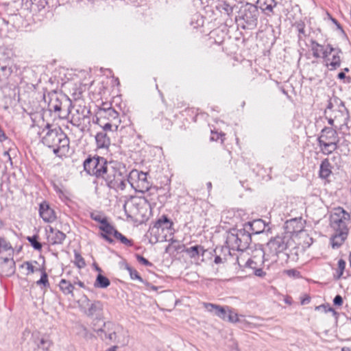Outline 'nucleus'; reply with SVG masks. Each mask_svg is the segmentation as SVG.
I'll use <instances>...</instances> for the list:
<instances>
[{
  "mask_svg": "<svg viewBox=\"0 0 351 351\" xmlns=\"http://www.w3.org/2000/svg\"><path fill=\"white\" fill-rule=\"evenodd\" d=\"M346 267V263L343 260L340 259L338 261V271H337V278H339L342 276L344 269Z\"/></svg>",
  "mask_w": 351,
  "mask_h": 351,
  "instance_id": "obj_36",
  "label": "nucleus"
},
{
  "mask_svg": "<svg viewBox=\"0 0 351 351\" xmlns=\"http://www.w3.org/2000/svg\"><path fill=\"white\" fill-rule=\"evenodd\" d=\"M92 217L94 220L97 221L100 223V221L104 218L103 217H101L99 215H92Z\"/></svg>",
  "mask_w": 351,
  "mask_h": 351,
  "instance_id": "obj_45",
  "label": "nucleus"
},
{
  "mask_svg": "<svg viewBox=\"0 0 351 351\" xmlns=\"http://www.w3.org/2000/svg\"><path fill=\"white\" fill-rule=\"evenodd\" d=\"M350 218L348 213L338 207L333 210L330 215V223L333 228H340L341 226H345L344 223L349 221Z\"/></svg>",
  "mask_w": 351,
  "mask_h": 351,
  "instance_id": "obj_15",
  "label": "nucleus"
},
{
  "mask_svg": "<svg viewBox=\"0 0 351 351\" xmlns=\"http://www.w3.org/2000/svg\"><path fill=\"white\" fill-rule=\"evenodd\" d=\"M160 301L167 306H172L174 304L175 298L172 293L169 291H164L160 295Z\"/></svg>",
  "mask_w": 351,
  "mask_h": 351,
  "instance_id": "obj_28",
  "label": "nucleus"
},
{
  "mask_svg": "<svg viewBox=\"0 0 351 351\" xmlns=\"http://www.w3.org/2000/svg\"><path fill=\"white\" fill-rule=\"evenodd\" d=\"M21 246H19V247H17V248L16 249V250L17 252H19V251L21 250Z\"/></svg>",
  "mask_w": 351,
  "mask_h": 351,
  "instance_id": "obj_52",
  "label": "nucleus"
},
{
  "mask_svg": "<svg viewBox=\"0 0 351 351\" xmlns=\"http://www.w3.org/2000/svg\"><path fill=\"white\" fill-rule=\"evenodd\" d=\"M84 168L89 175L96 177L102 176L106 171L105 160L99 157L87 158L84 163Z\"/></svg>",
  "mask_w": 351,
  "mask_h": 351,
  "instance_id": "obj_12",
  "label": "nucleus"
},
{
  "mask_svg": "<svg viewBox=\"0 0 351 351\" xmlns=\"http://www.w3.org/2000/svg\"><path fill=\"white\" fill-rule=\"evenodd\" d=\"M28 241L31 243L32 246L37 250H40L41 244L37 241V238L36 237H28Z\"/></svg>",
  "mask_w": 351,
  "mask_h": 351,
  "instance_id": "obj_35",
  "label": "nucleus"
},
{
  "mask_svg": "<svg viewBox=\"0 0 351 351\" xmlns=\"http://www.w3.org/2000/svg\"><path fill=\"white\" fill-rule=\"evenodd\" d=\"M335 234L331 238V245L333 249L341 246L347 239L348 230L346 226H342L340 228H334Z\"/></svg>",
  "mask_w": 351,
  "mask_h": 351,
  "instance_id": "obj_18",
  "label": "nucleus"
},
{
  "mask_svg": "<svg viewBox=\"0 0 351 351\" xmlns=\"http://www.w3.org/2000/svg\"><path fill=\"white\" fill-rule=\"evenodd\" d=\"M114 237L118 240H119L121 243L125 244L126 245H130V241L125 238L124 236L117 232L114 236Z\"/></svg>",
  "mask_w": 351,
  "mask_h": 351,
  "instance_id": "obj_38",
  "label": "nucleus"
},
{
  "mask_svg": "<svg viewBox=\"0 0 351 351\" xmlns=\"http://www.w3.org/2000/svg\"><path fill=\"white\" fill-rule=\"evenodd\" d=\"M43 143L47 147L52 149L55 154H58L62 149L68 146V140L60 129L49 131L43 137Z\"/></svg>",
  "mask_w": 351,
  "mask_h": 351,
  "instance_id": "obj_5",
  "label": "nucleus"
},
{
  "mask_svg": "<svg viewBox=\"0 0 351 351\" xmlns=\"http://www.w3.org/2000/svg\"><path fill=\"white\" fill-rule=\"evenodd\" d=\"M120 346H117V344H114L113 346L108 348L106 351H117V348Z\"/></svg>",
  "mask_w": 351,
  "mask_h": 351,
  "instance_id": "obj_46",
  "label": "nucleus"
},
{
  "mask_svg": "<svg viewBox=\"0 0 351 351\" xmlns=\"http://www.w3.org/2000/svg\"><path fill=\"white\" fill-rule=\"evenodd\" d=\"M338 77L340 79V80H343L346 77V75L344 74V73H339L338 74Z\"/></svg>",
  "mask_w": 351,
  "mask_h": 351,
  "instance_id": "obj_47",
  "label": "nucleus"
},
{
  "mask_svg": "<svg viewBox=\"0 0 351 351\" xmlns=\"http://www.w3.org/2000/svg\"><path fill=\"white\" fill-rule=\"evenodd\" d=\"M264 263V252L261 247H254L250 251V258L247 261L249 267L255 269L261 267Z\"/></svg>",
  "mask_w": 351,
  "mask_h": 351,
  "instance_id": "obj_17",
  "label": "nucleus"
},
{
  "mask_svg": "<svg viewBox=\"0 0 351 351\" xmlns=\"http://www.w3.org/2000/svg\"><path fill=\"white\" fill-rule=\"evenodd\" d=\"M128 182L135 191L141 193L147 191L151 187L147 173L138 170L130 171L128 176Z\"/></svg>",
  "mask_w": 351,
  "mask_h": 351,
  "instance_id": "obj_10",
  "label": "nucleus"
},
{
  "mask_svg": "<svg viewBox=\"0 0 351 351\" xmlns=\"http://www.w3.org/2000/svg\"><path fill=\"white\" fill-rule=\"evenodd\" d=\"M350 192H351V188H350Z\"/></svg>",
  "mask_w": 351,
  "mask_h": 351,
  "instance_id": "obj_56",
  "label": "nucleus"
},
{
  "mask_svg": "<svg viewBox=\"0 0 351 351\" xmlns=\"http://www.w3.org/2000/svg\"><path fill=\"white\" fill-rule=\"evenodd\" d=\"M65 239V235L59 230L51 229L47 235V239L53 245L60 244Z\"/></svg>",
  "mask_w": 351,
  "mask_h": 351,
  "instance_id": "obj_24",
  "label": "nucleus"
},
{
  "mask_svg": "<svg viewBox=\"0 0 351 351\" xmlns=\"http://www.w3.org/2000/svg\"><path fill=\"white\" fill-rule=\"evenodd\" d=\"M53 109H54V111L57 112H59L61 110L60 106H55Z\"/></svg>",
  "mask_w": 351,
  "mask_h": 351,
  "instance_id": "obj_48",
  "label": "nucleus"
},
{
  "mask_svg": "<svg viewBox=\"0 0 351 351\" xmlns=\"http://www.w3.org/2000/svg\"><path fill=\"white\" fill-rule=\"evenodd\" d=\"M74 263L80 269H81L85 266V262H84L83 258L77 252H75Z\"/></svg>",
  "mask_w": 351,
  "mask_h": 351,
  "instance_id": "obj_34",
  "label": "nucleus"
},
{
  "mask_svg": "<svg viewBox=\"0 0 351 351\" xmlns=\"http://www.w3.org/2000/svg\"><path fill=\"white\" fill-rule=\"evenodd\" d=\"M99 228L103 231V237L112 242L111 236L114 237L117 231L108 223L106 218H103L100 221Z\"/></svg>",
  "mask_w": 351,
  "mask_h": 351,
  "instance_id": "obj_21",
  "label": "nucleus"
},
{
  "mask_svg": "<svg viewBox=\"0 0 351 351\" xmlns=\"http://www.w3.org/2000/svg\"><path fill=\"white\" fill-rule=\"evenodd\" d=\"M344 71H345L346 72H348V71H349V69H348V68H345Z\"/></svg>",
  "mask_w": 351,
  "mask_h": 351,
  "instance_id": "obj_54",
  "label": "nucleus"
},
{
  "mask_svg": "<svg viewBox=\"0 0 351 351\" xmlns=\"http://www.w3.org/2000/svg\"><path fill=\"white\" fill-rule=\"evenodd\" d=\"M77 303L81 311L88 316H93L97 311L101 309L99 302H92L86 296H83Z\"/></svg>",
  "mask_w": 351,
  "mask_h": 351,
  "instance_id": "obj_14",
  "label": "nucleus"
},
{
  "mask_svg": "<svg viewBox=\"0 0 351 351\" xmlns=\"http://www.w3.org/2000/svg\"><path fill=\"white\" fill-rule=\"evenodd\" d=\"M104 326V339L106 342L117 346H125L129 343L128 331L121 326L112 322H107Z\"/></svg>",
  "mask_w": 351,
  "mask_h": 351,
  "instance_id": "obj_2",
  "label": "nucleus"
},
{
  "mask_svg": "<svg viewBox=\"0 0 351 351\" xmlns=\"http://www.w3.org/2000/svg\"><path fill=\"white\" fill-rule=\"evenodd\" d=\"M3 226V222L0 220V228Z\"/></svg>",
  "mask_w": 351,
  "mask_h": 351,
  "instance_id": "obj_55",
  "label": "nucleus"
},
{
  "mask_svg": "<svg viewBox=\"0 0 351 351\" xmlns=\"http://www.w3.org/2000/svg\"><path fill=\"white\" fill-rule=\"evenodd\" d=\"M124 209L128 217L138 222L148 219L152 214V209L148 202L140 197H133L126 201Z\"/></svg>",
  "mask_w": 351,
  "mask_h": 351,
  "instance_id": "obj_1",
  "label": "nucleus"
},
{
  "mask_svg": "<svg viewBox=\"0 0 351 351\" xmlns=\"http://www.w3.org/2000/svg\"><path fill=\"white\" fill-rule=\"evenodd\" d=\"M339 138L337 132L332 129L323 130L319 138L321 151L325 154L332 153L337 147Z\"/></svg>",
  "mask_w": 351,
  "mask_h": 351,
  "instance_id": "obj_7",
  "label": "nucleus"
},
{
  "mask_svg": "<svg viewBox=\"0 0 351 351\" xmlns=\"http://www.w3.org/2000/svg\"><path fill=\"white\" fill-rule=\"evenodd\" d=\"M95 269L99 271V274H97L95 279V282L94 284L95 287L99 289L108 288L110 285V280L106 276L101 274L99 268L96 267Z\"/></svg>",
  "mask_w": 351,
  "mask_h": 351,
  "instance_id": "obj_26",
  "label": "nucleus"
},
{
  "mask_svg": "<svg viewBox=\"0 0 351 351\" xmlns=\"http://www.w3.org/2000/svg\"><path fill=\"white\" fill-rule=\"evenodd\" d=\"M284 273L291 278H296L299 276V273L295 269L285 270Z\"/></svg>",
  "mask_w": 351,
  "mask_h": 351,
  "instance_id": "obj_40",
  "label": "nucleus"
},
{
  "mask_svg": "<svg viewBox=\"0 0 351 351\" xmlns=\"http://www.w3.org/2000/svg\"><path fill=\"white\" fill-rule=\"evenodd\" d=\"M311 46L314 56L316 58H324L328 66H330L332 69H335L340 65L341 60L338 55L334 54L332 58H330V54L334 51V49L330 45L324 47L313 41Z\"/></svg>",
  "mask_w": 351,
  "mask_h": 351,
  "instance_id": "obj_6",
  "label": "nucleus"
},
{
  "mask_svg": "<svg viewBox=\"0 0 351 351\" xmlns=\"http://www.w3.org/2000/svg\"><path fill=\"white\" fill-rule=\"evenodd\" d=\"M78 285L80 287H84V284L81 282H78Z\"/></svg>",
  "mask_w": 351,
  "mask_h": 351,
  "instance_id": "obj_49",
  "label": "nucleus"
},
{
  "mask_svg": "<svg viewBox=\"0 0 351 351\" xmlns=\"http://www.w3.org/2000/svg\"><path fill=\"white\" fill-rule=\"evenodd\" d=\"M185 252L189 258L196 259L200 256H203L206 250L202 246L195 245L186 249Z\"/></svg>",
  "mask_w": 351,
  "mask_h": 351,
  "instance_id": "obj_25",
  "label": "nucleus"
},
{
  "mask_svg": "<svg viewBox=\"0 0 351 351\" xmlns=\"http://www.w3.org/2000/svg\"><path fill=\"white\" fill-rule=\"evenodd\" d=\"M137 259L138 260V261H140L141 263H142L143 264H144L145 265H148L149 264V262L145 258H144L143 256H138Z\"/></svg>",
  "mask_w": 351,
  "mask_h": 351,
  "instance_id": "obj_44",
  "label": "nucleus"
},
{
  "mask_svg": "<svg viewBox=\"0 0 351 351\" xmlns=\"http://www.w3.org/2000/svg\"><path fill=\"white\" fill-rule=\"evenodd\" d=\"M253 269L254 270V274L257 276H263L265 275V272L261 268V267H256V268Z\"/></svg>",
  "mask_w": 351,
  "mask_h": 351,
  "instance_id": "obj_42",
  "label": "nucleus"
},
{
  "mask_svg": "<svg viewBox=\"0 0 351 351\" xmlns=\"http://www.w3.org/2000/svg\"><path fill=\"white\" fill-rule=\"evenodd\" d=\"M173 225V221L169 220L165 215L158 219L156 221L152 230L153 234H157L158 237L153 239V242L156 243L165 241L167 239V233L172 230Z\"/></svg>",
  "mask_w": 351,
  "mask_h": 351,
  "instance_id": "obj_11",
  "label": "nucleus"
},
{
  "mask_svg": "<svg viewBox=\"0 0 351 351\" xmlns=\"http://www.w3.org/2000/svg\"><path fill=\"white\" fill-rule=\"evenodd\" d=\"M348 116L343 112H338L333 119L330 120V123L338 129H342L347 125Z\"/></svg>",
  "mask_w": 351,
  "mask_h": 351,
  "instance_id": "obj_23",
  "label": "nucleus"
},
{
  "mask_svg": "<svg viewBox=\"0 0 351 351\" xmlns=\"http://www.w3.org/2000/svg\"><path fill=\"white\" fill-rule=\"evenodd\" d=\"M257 3L261 10H268L269 12H271L273 8L276 6L274 0H258Z\"/></svg>",
  "mask_w": 351,
  "mask_h": 351,
  "instance_id": "obj_29",
  "label": "nucleus"
},
{
  "mask_svg": "<svg viewBox=\"0 0 351 351\" xmlns=\"http://www.w3.org/2000/svg\"><path fill=\"white\" fill-rule=\"evenodd\" d=\"M96 141L97 146L100 148L108 147L110 143L109 139L103 134H99L96 136Z\"/></svg>",
  "mask_w": 351,
  "mask_h": 351,
  "instance_id": "obj_31",
  "label": "nucleus"
},
{
  "mask_svg": "<svg viewBox=\"0 0 351 351\" xmlns=\"http://www.w3.org/2000/svg\"><path fill=\"white\" fill-rule=\"evenodd\" d=\"M59 287L64 295H73L74 287L68 280L62 279L60 282Z\"/></svg>",
  "mask_w": 351,
  "mask_h": 351,
  "instance_id": "obj_27",
  "label": "nucleus"
},
{
  "mask_svg": "<svg viewBox=\"0 0 351 351\" xmlns=\"http://www.w3.org/2000/svg\"><path fill=\"white\" fill-rule=\"evenodd\" d=\"M241 19L246 22L247 26H253L255 24V18L252 12L248 10H244Z\"/></svg>",
  "mask_w": 351,
  "mask_h": 351,
  "instance_id": "obj_30",
  "label": "nucleus"
},
{
  "mask_svg": "<svg viewBox=\"0 0 351 351\" xmlns=\"http://www.w3.org/2000/svg\"><path fill=\"white\" fill-rule=\"evenodd\" d=\"M40 215L46 222H51L56 219L54 211L46 202H43L40 205Z\"/></svg>",
  "mask_w": 351,
  "mask_h": 351,
  "instance_id": "obj_20",
  "label": "nucleus"
},
{
  "mask_svg": "<svg viewBox=\"0 0 351 351\" xmlns=\"http://www.w3.org/2000/svg\"><path fill=\"white\" fill-rule=\"evenodd\" d=\"M227 310L223 308H221V307H219V306H215L214 307V313L216 315H217L218 317H219L221 319H222L223 320V317H225L226 315V313Z\"/></svg>",
  "mask_w": 351,
  "mask_h": 351,
  "instance_id": "obj_37",
  "label": "nucleus"
},
{
  "mask_svg": "<svg viewBox=\"0 0 351 351\" xmlns=\"http://www.w3.org/2000/svg\"><path fill=\"white\" fill-rule=\"evenodd\" d=\"M332 173V166L328 159L322 161L319 166V176L321 179L328 178Z\"/></svg>",
  "mask_w": 351,
  "mask_h": 351,
  "instance_id": "obj_22",
  "label": "nucleus"
},
{
  "mask_svg": "<svg viewBox=\"0 0 351 351\" xmlns=\"http://www.w3.org/2000/svg\"><path fill=\"white\" fill-rule=\"evenodd\" d=\"M333 302H334L335 304L340 306V305L342 304V298H341V297L340 295H337L334 298Z\"/></svg>",
  "mask_w": 351,
  "mask_h": 351,
  "instance_id": "obj_43",
  "label": "nucleus"
},
{
  "mask_svg": "<svg viewBox=\"0 0 351 351\" xmlns=\"http://www.w3.org/2000/svg\"><path fill=\"white\" fill-rule=\"evenodd\" d=\"M15 250L10 244L0 238V273L10 276L15 271L13 256Z\"/></svg>",
  "mask_w": 351,
  "mask_h": 351,
  "instance_id": "obj_3",
  "label": "nucleus"
},
{
  "mask_svg": "<svg viewBox=\"0 0 351 351\" xmlns=\"http://www.w3.org/2000/svg\"><path fill=\"white\" fill-rule=\"evenodd\" d=\"M289 253L288 256L291 257V262L295 263L298 260L300 254L306 248L310 247L313 243V239L310 237L306 231L298 234H293L290 237Z\"/></svg>",
  "mask_w": 351,
  "mask_h": 351,
  "instance_id": "obj_4",
  "label": "nucleus"
},
{
  "mask_svg": "<svg viewBox=\"0 0 351 351\" xmlns=\"http://www.w3.org/2000/svg\"><path fill=\"white\" fill-rule=\"evenodd\" d=\"M289 238L286 234L278 236L270 242L269 245L271 250L278 255L281 259L291 262V257L288 256L290 249L289 244L291 243Z\"/></svg>",
  "mask_w": 351,
  "mask_h": 351,
  "instance_id": "obj_9",
  "label": "nucleus"
},
{
  "mask_svg": "<svg viewBox=\"0 0 351 351\" xmlns=\"http://www.w3.org/2000/svg\"><path fill=\"white\" fill-rule=\"evenodd\" d=\"M45 267V261L43 256H40L36 261H30L20 265L26 276H33L39 274Z\"/></svg>",
  "mask_w": 351,
  "mask_h": 351,
  "instance_id": "obj_13",
  "label": "nucleus"
},
{
  "mask_svg": "<svg viewBox=\"0 0 351 351\" xmlns=\"http://www.w3.org/2000/svg\"><path fill=\"white\" fill-rule=\"evenodd\" d=\"M223 320L228 321L230 322L235 323L239 321V316L237 313L232 312L230 310H227Z\"/></svg>",
  "mask_w": 351,
  "mask_h": 351,
  "instance_id": "obj_32",
  "label": "nucleus"
},
{
  "mask_svg": "<svg viewBox=\"0 0 351 351\" xmlns=\"http://www.w3.org/2000/svg\"><path fill=\"white\" fill-rule=\"evenodd\" d=\"M128 271H129L130 278L132 280H136L140 282H142V279L141 278V277L138 276V273L135 270H133L131 268H128Z\"/></svg>",
  "mask_w": 351,
  "mask_h": 351,
  "instance_id": "obj_39",
  "label": "nucleus"
},
{
  "mask_svg": "<svg viewBox=\"0 0 351 351\" xmlns=\"http://www.w3.org/2000/svg\"><path fill=\"white\" fill-rule=\"evenodd\" d=\"M249 226L254 234H269L271 232L269 223H266L261 219L254 220L249 223Z\"/></svg>",
  "mask_w": 351,
  "mask_h": 351,
  "instance_id": "obj_19",
  "label": "nucleus"
},
{
  "mask_svg": "<svg viewBox=\"0 0 351 351\" xmlns=\"http://www.w3.org/2000/svg\"><path fill=\"white\" fill-rule=\"evenodd\" d=\"M223 263H224V259L222 258L221 256L216 255V256H215V258H214L213 263L211 264V266H213L214 265H219L223 264Z\"/></svg>",
  "mask_w": 351,
  "mask_h": 351,
  "instance_id": "obj_41",
  "label": "nucleus"
},
{
  "mask_svg": "<svg viewBox=\"0 0 351 351\" xmlns=\"http://www.w3.org/2000/svg\"><path fill=\"white\" fill-rule=\"evenodd\" d=\"M39 274H40V278L39 280L37 281V285H43L44 287L48 286V277L45 271V267L43 269V271H40Z\"/></svg>",
  "mask_w": 351,
  "mask_h": 351,
  "instance_id": "obj_33",
  "label": "nucleus"
},
{
  "mask_svg": "<svg viewBox=\"0 0 351 351\" xmlns=\"http://www.w3.org/2000/svg\"><path fill=\"white\" fill-rule=\"evenodd\" d=\"M335 24L337 25L338 28L341 29V27H340L339 24H338L337 22H335Z\"/></svg>",
  "mask_w": 351,
  "mask_h": 351,
  "instance_id": "obj_53",
  "label": "nucleus"
},
{
  "mask_svg": "<svg viewBox=\"0 0 351 351\" xmlns=\"http://www.w3.org/2000/svg\"><path fill=\"white\" fill-rule=\"evenodd\" d=\"M342 351H350L348 348H343Z\"/></svg>",
  "mask_w": 351,
  "mask_h": 351,
  "instance_id": "obj_50",
  "label": "nucleus"
},
{
  "mask_svg": "<svg viewBox=\"0 0 351 351\" xmlns=\"http://www.w3.org/2000/svg\"><path fill=\"white\" fill-rule=\"evenodd\" d=\"M349 261H350V265L351 267V252H350V259H349Z\"/></svg>",
  "mask_w": 351,
  "mask_h": 351,
  "instance_id": "obj_51",
  "label": "nucleus"
},
{
  "mask_svg": "<svg viewBox=\"0 0 351 351\" xmlns=\"http://www.w3.org/2000/svg\"><path fill=\"white\" fill-rule=\"evenodd\" d=\"M97 123L104 130H111L114 127L117 128L120 119L117 112L111 109H102L97 112Z\"/></svg>",
  "mask_w": 351,
  "mask_h": 351,
  "instance_id": "obj_8",
  "label": "nucleus"
},
{
  "mask_svg": "<svg viewBox=\"0 0 351 351\" xmlns=\"http://www.w3.org/2000/svg\"><path fill=\"white\" fill-rule=\"evenodd\" d=\"M306 221L302 218L292 219L286 222V234L289 237H293V234H298L306 231Z\"/></svg>",
  "mask_w": 351,
  "mask_h": 351,
  "instance_id": "obj_16",
  "label": "nucleus"
}]
</instances>
